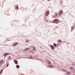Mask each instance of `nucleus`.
<instances>
[{"mask_svg": "<svg viewBox=\"0 0 75 75\" xmlns=\"http://www.w3.org/2000/svg\"><path fill=\"white\" fill-rule=\"evenodd\" d=\"M59 21H59L57 19H56L53 21V23L55 24H58V23H59Z\"/></svg>", "mask_w": 75, "mask_h": 75, "instance_id": "1", "label": "nucleus"}, {"mask_svg": "<svg viewBox=\"0 0 75 75\" xmlns=\"http://www.w3.org/2000/svg\"><path fill=\"white\" fill-rule=\"evenodd\" d=\"M63 13V11L61 10L60 11H59V13H58L59 16H62Z\"/></svg>", "mask_w": 75, "mask_h": 75, "instance_id": "2", "label": "nucleus"}, {"mask_svg": "<svg viewBox=\"0 0 75 75\" xmlns=\"http://www.w3.org/2000/svg\"><path fill=\"white\" fill-rule=\"evenodd\" d=\"M17 44H18V43L14 42L13 44L12 45V47H16V45H17Z\"/></svg>", "mask_w": 75, "mask_h": 75, "instance_id": "3", "label": "nucleus"}, {"mask_svg": "<svg viewBox=\"0 0 75 75\" xmlns=\"http://www.w3.org/2000/svg\"><path fill=\"white\" fill-rule=\"evenodd\" d=\"M10 55V54L7 53H5L3 55V56H4V57H6V56H7V55Z\"/></svg>", "mask_w": 75, "mask_h": 75, "instance_id": "4", "label": "nucleus"}, {"mask_svg": "<svg viewBox=\"0 0 75 75\" xmlns=\"http://www.w3.org/2000/svg\"><path fill=\"white\" fill-rule=\"evenodd\" d=\"M50 13V12L49 11H47V12H46L45 13V15L46 16H48V14Z\"/></svg>", "mask_w": 75, "mask_h": 75, "instance_id": "5", "label": "nucleus"}, {"mask_svg": "<svg viewBox=\"0 0 75 75\" xmlns=\"http://www.w3.org/2000/svg\"><path fill=\"white\" fill-rule=\"evenodd\" d=\"M48 68H54V66H53L52 65H49L48 66Z\"/></svg>", "mask_w": 75, "mask_h": 75, "instance_id": "6", "label": "nucleus"}, {"mask_svg": "<svg viewBox=\"0 0 75 75\" xmlns=\"http://www.w3.org/2000/svg\"><path fill=\"white\" fill-rule=\"evenodd\" d=\"M14 62L16 65L18 64V61H17V60H14Z\"/></svg>", "mask_w": 75, "mask_h": 75, "instance_id": "7", "label": "nucleus"}, {"mask_svg": "<svg viewBox=\"0 0 75 75\" xmlns=\"http://www.w3.org/2000/svg\"><path fill=\"white\" fill-rule=\"evenodd\" d=\"M50 47L52 50H54L55 49V47L53 45H51L50 46Z\"/></svg>", "mask_w": 75, "mask_h": 75, "instance_id": "8", "label": "nucleus"}, {"mask_svg": "<svg viewBox=\"0 0 75 75\" xmlns=\"http://www.w3.org/2000/svg\"><path fill=\"white\" fill-rule=\"evenodd\" d=\"M31 50V49H30V48H26L25 49V51H28V50Z\"/></svg>", "mask_w": 75, "mask_h": 75, "instance_id": "9", "label": "nucleus"}, {"mask_svg": "<svg viewBox=\"0 0 75 75\" xmlns=\"http://www.w3.org/2000/svg\"><path fill=\"white\" fill-rule=\"evenodd\" d=\"M46 62H47V63H48L49 64H51V62H50V61L48 60H46Z\"/></svg>", "mask_w": 75, "mask_h": 75, "instance_id": "10", "label": "nucleus"}, {"mask_svg": "<svg viewBox=\"0 0 75 75\" xmlns=\"http://www.w3.org/2000/svg\"><path fill=\"white\" fill-rule=\"evenodd\" d=\"M70 74H71V72H67V73H66V75H70Z\"/></svg>", "mask_w": 75, "mask_h": 75, "instance_id": "11", "label": "nucleus"}, {"mask_svg": "<svg viewBox=\"0 0 75 75\" xmlns=\"http://www.w3.org/2000/svg\"><path fill=\"white\" fill-rule=\"evenodd\" d=\"M53 45L54 46V47H58V45H57L55 43H54L53 44Z\"/></svg>", "mask_w": 75, "mask_h": 75, "instance_id": "12", "label": "nucleus"}, {"mask_svg": "<svg viewBox=\"0 0 75 75\" xmlns=\"http://www.w3.org/2000/svg\"><path fill=\"white\" fill-rule=\"evenodd\" d=\"M55 16L56 17H58V13H57V12H55Z\"/></svg>", "mask_w": 75, "mask_h": 75, "instance_id": "13", "label": "nucleus"}, {"mask_svg": "<svg viewBox=\"0 0 75 75\" xmlns=\"http://www.w3.org/2000/svg\"><path fill=\"white\" fill-rule=\"evenodd\" d=\"M3 59H2L1 61H0V63H1V64H3Z\"/></svg>", "mask_w": 75, "mask_h": 75, "instance_id": "14", "label": "nucleus"}, {"mask_svg": "<svg viewBox=\"0 0 75 75\" xmlns=\"http://www.w3.org/2000/svg\"><path fill=\"white\" fill-rule=\"evenodd\" d=\"M74 27H75L74 26H72L71 27V31H73V30H74Z\"/></svg>", "mask_w": 75, "mask_h": 75, "instance_id": "15", "label": "nucleus"}, {"mask_svg": "<svg viewBox=\"0 0 75 75\" xmlns=\"http://www.w3.org/2000/svg\"><path fill=\"white\" fill-rule=\"evenodd\" d=\"M29 59H33V57L31 55L29 56Z\"/></svg>", "mask_w": 75, "mask_h": 75, "instance_id": "16", "label": "nucleus"}, {"mask_svg": "<svg viewBox=\"0 0 75 75\" xmlns=\"http://www.w3.org/2000/svg\"><path fill=\"white\" fill-rule=\"evenodd\" d=\"M17 68H20V66L18 65H17L16 66Z\"/></svg>", "mask_w": 75, "mask_h": 75, "instance_id": "17", "label": "nucleus"}, {"mask_svg": "<svg viewBox=\"0 0 75 75\" xmlns=\"http://www.w3.org/2000/svg\"><path fill=\"white\" fill-rule=\"evenodd\" d=\"M3 69H2L0 72V75L1 74H2V72H3Z\"/></svg>", "mask_w": 75, "mask_h": 75, "instance_id": "18", "label": "nucleus"}, {"mask_svg": "<svg viewBox=\"0 0 75 75\" xmlns=\"http://www.w3.org/2000/svg\"><path fill=\"white\" fill-rule=\"evenodd\" d=\"M58 42L59 43H60L62 42V40H59Z\"/></svg>", "mask_w": 75, "mask_h": 75, "instance_id": "19", "label": "nucleus"}, {"mask_svg": "<svg viewBox=\"0 0 75 75\" xmlns=\"http://www.w3.org/2000/svg\"><path fill=\"white\" fill-rule=\"evenodd\" d=\"M62 71H64V72H67V71L64 69H62Z\"/></svg>", "mask_w": 75, "mask_h": 75, "instance_id": "20", "label": "nucleus"}, {"mask_svg": "<svg viewBox=\"0 0 75 75\" xmlns=\"http://www.w3.org/2000/svg\"><path fill=\"white\" fill-rule=\"evenodd\" d=\"M8 65H9V63H8L6 65V67H8Z\"/></svg>", "mask_w": 75, "mask_h": 75, "instance_id": "21", "label": "nucleus"}, {"mask_svg": "<svg viewBox=\"0 0 75 75\" xmlns=\"http://www.w3.org/2000/svg\"><path fill=\"white\" fill-rule=\"evenodd\" d=\"M74 69V67H70V69Z\"/></svg>", "mask_w": 75, "mask_h": 75, "instance_id": "22", "label": "nucleus"}, {"mask_svg": "<svg viewBox=\"0 0 75 75\" xmlns=\"http://www.w3.org/2000/svg\"><path fill=\"white\" fill-rule=\"evenodd\" d=\"M33 51H35V47H34L33 48Z\"/></svg>", "mask_w": 75, "mask_h": 75, "instance_id": "23", "label": "nucleus"}, {"mask_svg": "<svg viewBox=\"0 0 75 75\" xmlns=\"http://www.w3.org/2000/svg\"><path fill=\"white\" fill-rule=\"evenodd\" d=\"M16 9H18V6L16 7Z\"/></svg>", "mask_w": 75, "mask_h": 75, "instance_id": "24", "label": "nucleus"}, {"mask_svg": "<svg viewBox=\"0 0 75 75\" xmlns=\"http://www.w3.org/2000/svg\"><path fill=\"white\" fill-rule=\"evenodd\" d=\"M57 45H58V47H59V43H57Z\"/></svg>", "mask_w": 75, "mask_h": 75, "instance_id": "25", "label": "nucleus"}, {"mask_svg": "<svg viewBox=\"0 0 75 75\" xmlns=\"http://www.w3.org/2000/svg\"><path fill=\"white\" fill-rule=\"evenodd\" d=\"M30 51L32 53L34 54V52H33V51L32 50H31Z\"/></svg>", "mask_w": 75, "mask_h": 75, "instance_id": "26", "label": "nucleus"}, {"mask_svg": "<svg viewBox=\"0 0 75 75\" xmlns=\"http://www.w3.org/2000/svg\"><path fill=\"white\" fill-rule=\"evenodd\" d=\"M1 65H2V63H0V66H1Z\"/></svg>", "mask_w": 75, "mask_h": 75, "instance_id": "27", "label": "nucleus"}, {"mask_svg": "<svg viewBox=\"0 0 75 75\" xmlns=\"http://www.w3.org/2000/svg\"><path fill=\"white\" fill-rule=\"evenodd\" d=\"M26 42H28V41H29V40H26Z\"/></svg>", "mask_w": 75, "mask_h": 75, "instance_id": "28", "label": "nucleus"}, {"mask_svg": "<svg viewBox=\"0 0 75 75\" xmlns=\"http://www.w3.org/2000/svg\"><path fill=\"white\" fill-rule=\"evenodd\" d=\"M25 58H28V59H30V57H26Z\"/></svg>", "mask_w": 75, "mask_h": 75, "instance_id": "29", "label": "nucleus"}, {"mask_svg": "<svg viewBox=\"0 0 75 75\" xmlns=\"http://www.w3.org/2000/svg\"><path fill=\"white\" fill-rule=\"evenodd\" d=\"M73 66H75V64H73Z\"/></svg>", "mask_w": 75, "mask_h": 75, "instance_id": "30", "label": "nucleus"}, {"mask_svg": "<svg viewBox=\"0 0 75 75\" xmlns=\"http://www.w3.org/2000/svg\"><path fill=\"white\" fill-rule=\"evenodd\" d=\"M69 44H70V47H71V43H69Z\"/></svg>", "mask_w": 75, "mask_h": 75, "instance_id": "31", "label": "nucleus"}, {"mask_svg": "<svg viewBox=\"0 0 75 75\" xmlns=\"http://www.w3.org/2000/svg\"><path fill=\"white\" fill-rule=\"evenodd\" d=\"M10 57H11L10 56H9V58L10 59Z\"/></svg>", "mask_w": 75, "mask_h": 75, "instance_id": "32", "label": "nucleus"}, {"mask_svg": "<svg viewBox=\"0 0 75 75\" xmlns=\"http://www.w3.org/2000/svg\"><path fill=\"white\" fill-rule=\"evenodd\" d=\"M32 47H33L34 48V46H32Z\"/></svg>", "mask_w": 75, "mask_h": 75, "instance_id": "33", "label": "nucleus"}, {"mask_svg": "<svg viewBox=\"0 0 75 75\" xmlns=\"http://www.w3.org/2000/svg\"><path fill=\"white\" fill-rule=\"evenodd\" d=\"M47 0V1H50V0Z\"/></svg>", "mask_w": 75, "mask_h": 75, "instance_id": "34", "label": "nucleus"}, {"mask_svg": "<svg viewBox=\"0 0 75 75\" xmlns=\"http://www.w3.org/2000/svg\"><path fill=\"white\" fill-rule=\"evenodd\" d=\"M6 68V67H5L3 69L4 70V68Z\"/></svg>", "mask_w": 75, "mask_h": 75, "instance_id": "35", "label": "nucleus"}, {"mask_svg": "<svg viewBox=\"0 0 75 75\" xmlns=\"http://www.w3.org/2000/svg\"><path fill=\"white\" fill-rule=\"evenodd\" d=\"M1 66L0 67V68H1V66Z\"/></svg>", "mask_w": 75, "mask_h": 75, "instance_id": "36", "label": "nucleus"}, {"mask_svg": "<svg viewBox=\"0 0 75 75\" xmlns=\"http://www.w3.org/2000/svg\"><path fill=\"white\" fill-rule=\"evenodd\" d=\"M23 37H25V36H23Z\"/></svg>", "mask_w": 75, "mask_h": 75, "instance_id": "37", "label": "nucleus"}, {"mask_svg": "<svg viewBox=\"0 0 75 75\" xmlns=\"http://www.w3.org/2000/svg\"><path fill=\"white\" fill-rule=\"evenodd\" d=\"M36 59H37V58H36Z\"/></svg>", "mask_w": 75, "mask_h": 75, "instance_id": "38", "label": "nucleus"}, {"mask_svg": "<svg viewBox=\"0 0 75 75\" xmlns=\"http://www.w3.org/2000/svg\"><path fill=\"white\" fill-rule=\"evenodd\" d=\"M12 38H13V37H12Z\"/></svg>", "mask_w": 75, "mask_h": 75, "instance_id": "39", "label": "nucleus"}, {"mask_svg": "<svg viewBox=\"0 0 75 75\" xmlns=\"http://www.w3.org/2000/svg\"><path fill=\"white\" fill-rule=\"evenodd\" d=\"M16 6H17V5H16Z\"/></svg>", "mask_w": 75, "mask_h": 75, "instance_id": "40", "label": "nucleus"}]
</instances>
